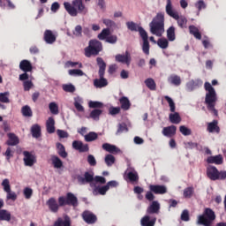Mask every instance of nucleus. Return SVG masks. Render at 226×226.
<instances>
[{
	"instance_id": "nucleus-1",
	"label": "nucleus",
	"mask_w": 226,
	"mask_h": 226,
	"mask_svg": "<svg viewBox=\"0 0 226 226\" xmlns=\"http://www.w3.org/2000/svg\"><path fill=\"white\" fill-rule=\"evenodd\" d=\"M204 89L206 91L205 104L207 105V110L212 112L214 116H218V110L215 108L216 106V102H218L216 90H215L213 85L207 81L204 84Z\"/></svg>"
},
{
	"instance_id": "nucleus-2",
	"label": "nucleus",
	"mask_w": 226,
	"mask_h": 226,
	"mask_svg": "<svg viewBox=\"0 0 226 226\" xmlns=\"http://www.w3.org/2000/svg\"><path fill=\"white\" fill-rule=\"evenodd\" d=\"M64 8L71 17H77L79 13L80 15H86L88 11L87 7H86L82 0H73L72 4L64 2Z\"/></svg>"
},
{
	"instance_id": "nucleus-3",
	"label": "nucleus",
	"mask_w": 226,
	"mask_h": 226,
	"mask_svg": "<svg viewBox=\"0 0 226 226\" xmlns=\"http://www.w3.org/2000/svg\"><path fill=\"white\" fill-rule=\"evenodd\" d=\"M149 27L150 33L158 37L162 36L165 33V13L158 12L149 23Z\"/></svg>"
},
{
	"instance_id": "nucleus-4",
	"label": "nucleus",
	"mask_w": 226,
	"mask_h": 226,
	"mask_svg": "<svg viewBox=\"0 0 226 226\" xmlns=\"http://www.w3.org/2000/svg\"><path fill=\"white\" fill-rule=\"evenodd\" d=\"M215 218L216 215H215V211H213L211 208H206L203 215L198 216L197 224L211 226Z\"/></svg>"
},
{
	"instance_id": "nucleus-5",
	"label": "nucleus",
	"mask_w": 226,
	"mask_h": 226,
	"mask_svg": "<svg viewBox=\"0 0 226 226\" xmlns=\"http://www.w3.org/2000/svg\"><path fill=\"white\" fill-rule=\"evenodd\" d=\"M103 49L102 43L98 40H91L88 47L85 49L86 57H91V56H98Z\"/></svg>"
},
{
	"instance_id": "nucleus-6",
	"label": "nucleus",
	"mask_w": 226,
	"mask_h": 226,
	"mask_svg": "<svg viewBox=\"0 0 226 226\" xmlns=\"http://www.w3.org/2000/svg\"><path fill=\"white\" fill-rule=\"evenodd\" d=\"M58 203L60 207L73 206V207H77V206H79V200H77L75 195L72 192H68L66 195V198L64 196L59 197Z\"/></svg>"
},
{
	"instance_id": "nucleus-7",
	"label": "nucleus",
	"mask_w": 226,
	"mask_h": 226,
	"mask_svg": "<svg viewBox=\"0 0 226 226\" xmlns=\"http://www.w3.org/2000/svg\"><path fill=\"white\" fill-rule=\"evenodd\" d=\"M2 186L4 188V192H6V200H17V193L11 191V186L10 185V180L8 178H4L2 181Z\"/></svg>"
},
{
	"instance_id": "nucleus-8",
	"label": "nucleus",
	"mask_w": 226,
	"mask_h": 226,
	"mask_svg": "<svg viewBox=\"0 0 226 226\" xmlns=\"http://www.w3.org/2000/svg\"><path fill=\"white\" fill-rule=\"evenodd\" d=\"M139 33L140 37L142 38L143 44H142V50L146 56H149V37L147 36V32L142 27L139 28Z\"/></svg>"
},
{
	"instance_id": "nucleus-9",
	"label": "nucleus",
	"mask_w": 226,
	"mask_h": 226,
	"mask_svg": "<svg viewBox=\"0 0 226 226\" xmlns=\"http://www.w3.org/2000/svg\"><path fill=\"white\" fill-rule=\"evenodd\" d=\"M78 181L80 185H86V183H90V186H94V173L93 171H87L84 177H78Z\"/></svg>"
},
{
	"instance_id": "nucleus-10",
	"label": "nucleus",
	"mask_w": 226,
	"mask_h": 226,
	"mask_svg": "<svg viewBox=\"0 0 226 226\" xmlns=\"http://www.w3.org/2000/svg\"><path fill=\"white\" fill-rule=\"evenodd\" d=\"M23 162L26 165V167H33L34 163H36V156L34 154H31L28 151H24L23 152Z\"/></svg>"
},
{
	"instance_id": "nucleus-11",
	"label": "nucleus",
	"mask_w": 226,
	"mask_h": 226,
	"mask_svg": "<svg viewBox=\"0 0 226 226\" xmlns=\"http://www.w3.org/2000/svg\"><path fill=\"white\" fill-rule=\"evenodd\" d=\"M115 61L130 66V64L132 63V56H130V53L126 51L125 54H118L115 56Z\"/></svg>"
},
{
	"instance_id": "nucleus-12",
	"label": "nucleus",
	"mask_w": 226,
	"mask_h": 226,
	"mask_svg": "<svg viewBox=\"0 0 226 226\" xmlns=\"http://www.w3.org/2000/svg\"><path fill=\"white\" fill-rule=\"evenodd\" d=\"M204 84L202 79H192L186 83V90L192 93V91H195V89H199Z\"/></svg>"
},
{
	"instance_id": "nucleus-13",
	"label": "nucleus",
	"mask_w": 226,
	"mask_h": 226,
	"mask_svg": "<svg viewBox=\"0 0 226 226\" xmlns=\"http://www.w3.org/2000/svg\"><path fill=\"white\" fill-rule=\"evenodd\" d=\"M165 11L169 17H171V19L177 18V15H179V12L174 9V6L172 5V1L167 0L166 1V7Z\"/></svg>"
},
{
	"instance_id": "nucleus-14",
	"label": "nucleus",
	"mask_w": 226,
	"mask_h": 226,
	"mask_svg": "<svg viewBox=\"0 0 226 226\" xmlns=\"http://www.w3.org/2000/svg\"><path fill=\"white\" fill-rule=\"evenodd\" d=\"M57 35L56 33L52 32V30H46L44 32V41L48 43V45H52V43H56V40Z\"/></svg>"
},
{
	"instance_id": "nucleus-15",
	"label": "nucleus",
	"mask_w": 226,
	"mask_h": 226,
	"mask_svg": "<svg viewBox=\"0 0 226 226\" xmlns=\"http://www.w3.org/2000/svg\"><path fill=\"white\" fill-rule=\"evenodd\" d=\"M72 147L76 149V151H79V153H87V151H89V146L82 143L80 140H74L72 142Z\"/></svg>"
},
{
	"instance_id": "nucleus-16",
	"label": "nucleus",
	"mask_w": 226,
	"mask_h": 226,
	"mask_svg": "<svg viewBox=\"0 0 226 226\" xmlns=\"http://www.w3.org/2000/svg\"><path fill=\"white\" fill-rule=\"evenodd\" d=\"M218 173L219 170L215 166H208L207 168V176L212 181H218Z\"/></svg>"
},
{
	"instance_id": "nucleus-17",
	"label": "nucleus",
	"mask_w": 226,
	"mask_h": 226,
	"mask_svg": "<svg viewBox=\"0 0 226 226\" xmlns=\"http://www.w3.org/2000/svg\"><path fill=\"white\" fill-rule=\"evenodd\" d=\"M161 205L157 200L152 201L147 209L148 215H158L160 213Z\"/></svg>"
},
{
	"instance_id": "nucleus-18",
	"label": "nucleus",
	"mask_w": 226,
	"mask_h": 226,
	"mask_svg": "<svg viewBox=\"0 0 226 226\" xmlns=\"http://www.w3.org/2000/svg\"><path fill=\"white\" fill-rule=\"evenodd\" d=\"M125 174H126L129 181H131V183H135V182L139 181V173H137L135 169H133L132 167H129L126 170Z\"/></svg>"
},
{
	"instance_id": "nucleus-19",
	"label": "nucleus",
	"mask_w": 226,
	"mask_h": 226,
	"mask_svg": "<svg viewBox=\"0 0 226 226\" xmlns=\"http://www.w3.org/2000/svg\"><path fill=\"white\" fill-rule=\"evenodd\" d=\"M150 192H153V193H155L156 195H163L167 193V186L165 185H149Z\"/></svg>"
},
{
	"instance_id": "nucleus-20",
	"label": "nucleus",
	"mask_w": 226,
	"mask_h": 226,
	"mask_svg": "<svg viewBox=\"0 0 226 226\" xmlns=\"http://www.w3.org/2000/svg\"><path fill=\"white\" fill-rule=\"evenodd\" d=\"M105 75L99 76V79H94V86L97 89H102V87H107L109 86V81L104 77Z\"/></svg>"
},
{
	"instance_id": "nucleus-21",
	"label": "nucleus",
	"mask_w": 226,
	"mask_h": 226,
	"mask_svg": "<svg viewBox=\"0 0 226 226\" xmlns=\"http://www.w3.org/2000/svg\"><path fill=\"white\" fill-rule=\"evenodd\" d=\"M47 206L49 207V211L51 213H57L59 211V203H57V200H56L54 198H50L47 202Z\"/></svg>"
},
{
	"instance_id": "nucleus-22",
	"label": "nucleus",
	"mask_w": 226,
	"mask_h": 226,
	"mask_svg": "<svg viewBox=\"0 0 226 226\" xmlns=\"http://www.w3.org/2000/svg\"><path fill=\"white\" fill-rule=\"evenodd\" d=\"M82 218L86 223H94L96 222V215L94 214L89 212V211H85L82 214Z\"/></svg>"
},
{
	"instance_id": "nucleus-23",
	"label": "nucleus",
	"mask_w": 226,
	"mask_h": 226,
	"mask_svg": "<svg viewBox=\"0 0 226 226\" xmlns=\"http://www.w3.org/2000/svg\"><path fill=\"white\" fill-rule=\"evenodd\" d=\"M207 163H215V165H222V163H223V156L222 154L209 156L207 159Z\"/></svg>"
},
{
	"instance_id": "nucleus-24",
	"label": "nucleus",
	"mask_w": 226,
	"mask_h": 226,
	"mask_svg": "<svg viewBox=\"0 0 226 226\" xmlns=\"http://www.w3.org/2000/svg\"><path fill=\"white\" fill-rule=\"evenodd\" d=\"M177 130V127H176V125H170L168 127H164L162 129V135H164V137H174V135H176V132Z\"/></svg>"
},
{
	"instance_id": "nucleus-25",
	"label": "nucleus",
	"mask_w": 226,
	"mask_h": 226,
	"mask_svg": "<svg viewBox=\"0 0 226 226\" xmlns=\"http://www.w3.org/2000/svg\"><path fill=\"white\" fill-rule=\"evenodd\" d=\"M46 130L48 133H55L56 132V120L54 117H49L46 121Z\"/></svg>"
},
{
	"instance_id": "nucleus-26",
	"label": "nucleus",
	"mask_w": 226,
	"mask_h": 226,
	"mask_svg": "<svg viewBox=\"0 0 226 226\" xmlns=\"http://www.w3.org/2000/svg\"><path fill=\"white\" fill-rule=\"evenodd\" d=\"M102 149L107 151L108 153H111L112 154L121 153V149H119L116 145H112L109 143H104L102 145Z\"/></svg>"
},
{
	"instance_id": "nucleus-27",
	"label": "nucleus",
	"mask_w": 226,
	"mask_h": 226,
	"mask_svg": "<svg viewBox=\"0 0 226 226\" xmlns=\"http://www.w3.org/2000/svg\"><path fill=\"white\" fill-rule=\"evenodd\" d=\"M19 69L24 72H33V64L29 60H22L19 63Z\"/></svg>"
},
{
	"instance_id": "nucleus-28",
	"label": "nucleus",
	"mask_w": 226,
	"mask_h": 226,
	"mask_svg": "<svg viewBox=\"0 0 226 226\" xmlns=\"http://www.w3.org/2000/svg\"><path fill=\"white\" fill-rule=\"evenodd\" d=\"M154 223H156V218L154 217L151 219V217H149V215H145L140 220L141 226H154Z\"/></svg>"
},
{
	"instance_id": "nucleus-29",
	"label": "nucleus",
	"mask_w": 226,
	"mask_h": 226,
	"mask_svg": "<svg viewBox=\"0 0 226 226\" xmlns=\"http://www.w3.org/2000/svg\"><path fill=\"white\" fill-rule=\"evenodd\" d=\"M7 137L9 139L6 142L7 146H17L19 142H20V139L17 135H15V133H8Z\"/></svg>"
},
{
	"instance_id": "nucleus-30",
	"label": "nucleus",
	"mask_w": 226,
	"mask_h": 226,
	"mask_svg": "<svg viewBox=\"0 0 226 226\" xmlns=\"http://www.w3.org/2000/svg\"><path fill=\"white\" fill-rule=\"evenodd\" d=\"M207 130L209 133H214V132H215L216 133H220V127H218V121L214 120L213 122L208 123Z\"/></svg>"
},
{
	"instance_id": "nucleus-31",
	"label": "nucleus",
	"mask_w": 226,
	"mask_h": 226,
	"mask_svg": "<svg viewBox=\"0 0 226 226\" xmlns=\"http://www.w3.org/2000/svg\"><path fill=\"white\" fill-rule=\"evenodd\" d=\"M82 103H84V99L80 96L74 97V107L78 110V112H84V106H82Z\"/></svg>"
},
{
	"instance_id": "nucleus-32",
	"label": "nucleus",
	"mask_w": 226,
	"mask_h": 226,
	"mask_svg": "<svg viewBox=\"0 0 226 226\" xmlns=\"http://www.w3.org/2000/svg\"><path fill=\"white\" fill-rule=\"evenodd\" d=\"M97 64L99 66V77L105 75V69L107 68V64L103 61V58L97 57Z\"/></svg>"
},
{
	"instance_id": "nucleus-33",
	"label": "nucleus",
	"mask_w": 226,
	"mask_h": 226,
	"mask_svg": "<svg viewBox=\"0 0 226 226\" xmlns=\"http://www.w3.org/2000/svg\"><path fill=\"white\" fill-rule=\"evenodd\" d=\"M109 192V187L107 185L95 186L93 190L94 195H105Z\"/></svg>"
},
{
	"instance_id": "nucleus-34",
	"label": "nucleus",
	"mask_w": 226,
	"mask_h": 226,
	"mask_svg": "<svg viewBox=\"0 0 226 226\" xmlns=\"http://www.w3.org/2000/svg\"><path fill=\"white\" fill-rule=\"evenodd\" d=\"M167 39L169 41H176V27L173 26H170L167 31Z\"/></svg>"
},
{
	"instance_id": "nucleus-35",
	"label": "nucleus",
	"mask_w": 226,
	"mask_h": 226,
	"mask_svg": "<svg viewBox=\"0 0 226 226\" xmlns=\"http://www.w3.org/2000/svg\"><path fill=\"white\" fill-rule=\"evenodd\" d=\"M189 33L196 38V40H202V34L199 32V28L193 25L189 26Z\"/></svg>"
},
{
	"instance_id": "nucleus-36",
	"label": "nucleus",
	"mask_w": 226,
	"mask_h": 226,
	"mask_svg": "<svg viewBox=\"0 0 226 226\" xmlns=\"http://www.w3.org/2000/svg\"><path fill=\"white\" fill-rule=\"evenodd\" d=\"M168 82L170 84H172L173 86H181V77H179L176 74H171L168 78Z\"/></svg>"
},
{
	"instance_id": "nucleus-37",
	"label": "nucleus",
	"mask_w": 226,
	"mask_h": 226,
	"mask_svg": "<svg viewBox=\"0 0 226 226\" xmlns=\"http://www.w3.org/2000/svg\"><path fill=\"white\" fill-rule=\"evenodd\" d=\"M169 117L170 123L173 124H179V123H181V116H179V113L177 112L170 113Z\"/></svg>"
},
{
	"instance_id": "nucleus-38",
	"label": "nucleus",
	"mask_w": 226,
	"mask_h": 226,
	"mask_svg": "<svg viewBox=\"0 0 226 226\" xmlns=\"http://www.w3.org/2000/svg\"><path fill=\"white\" fill-rule=\"evenodd\" d=\"M175 20H177L179 27H186V24L188 22V19H186V17L185 16H179V14L177 15L176 18H173Z\"/></svg>"
},
{
	"instance_id": "nucleus-39",
	"label": "nucleus",
	"mask_w": 226,
	"mask_h": 226,
	"mask_svg": "<svg viewBox=\"0 0 226 226\" xmlns=\"http://www.w3.org/2000/svg\"><path fill=\"white\" fill-rule=\"evenodd\" d=\"M0 220L2 222H10L11 220V214L8 210H0Z\"/></svg>"
},
{
	"instance_id": "nucleus-40",
	"label": "nucleus",
	"mask_w": 226,
	"mask_h": 226,
	"mask_svg": "<svg viewBox=\"0 0 226 226\" xmlns=\"http://www.w3.org/2000/svg\"><path fill=\"white\" fill-rule=\"evenodd\" d=\"M31 132L34 139H39L41 135V127L38 124H34L31 128Z\"/></svg>"
},
{
	"instance_id": "nucleus-41",
	"label": "nucleus",
	"mask_w": 226,
	"mask_h": 226,
	"mask_svg": "<svg viewBox=\"0 0 226 226\" xmlns=\"http://www.w3.org/2000/svg\"><path fill=\"white\" fill-rule=\"evenodd\" d=\"M71 221L68 215L64 216V219L59 218L56 222L55 226H70L71 225Z\"/></svg>"
},
{
	"instance_id": "nucleus-42",
	"label": "nucleus",
	"mask_w": 226,
	"mask_h": 226,
	"mask_svg": "<svg viewBox=\"0 0 226 226\" xmlns=\"http://www.w3.org/2000/svg\"><path fill=\"white\" fill-rule=\"evenodd\" d=\"M51 163L55 169H61L63 167V162L56 155L51 156Z\"/></svg>"
},
{
	"instance_id": "nucleus-43",
	"label": "nucleus",
	"mask_w": 226,
	"mask_h": 226,
	"mask_svg": "<svg viewBox=\"0 0 226 226\" xmlns=\"http://www.w3.org/2000/svg\"><path fill=\"white\" fill-rule=\"evenodd\" d=\"M9 8V10H15V4L10 0H0V8Z\"/></svg>"
},
{
	"instance_id": "nucleus-44",
	"label": "nucleus",
	"mask_w": 226,
	"mask_h": 226,
	"mask_svg": "<svg viewBox=\"0 0 226 226\" xmlns=\"http://www.w3.org/2000/svg\"><path fill=\"white\" fill-rule=\"evenodd\" d=\"M103 113V110L94 109V110L91 111L90 113V117L94 119V121H100V116Z\"/></svg>"
},
{
	"instance_id": "nucleus-45",
	"label": "nucleus",
	"mask_w": 226,
	"mask_h": 226,
	"mask_svg": "<svg viewBox=\"0 0 226 226\" xmlns=\"http://www.w3.org/2000/svg\"><path fill=\"white\" fill-rule=\"evenodd\" d=\"M68 73L71 75V77H84V75H86V73H84V72L80 69L69 70Z\"/></svg>"
},
{
	"instance_id": "nucleus-46",
	"label": "nucleus",
	"mask_w": 226,
	"mask_h": 226,
	"mask_svg": "<svg viewBox=\"0 0 226 226\" xmlns=\"http://www.w3.org/2000/svg\"><path fill=\"white\" fill-rule=\"evenodd\" d=\"M157 45L162 49H169V41L165 37L160 38L157 41Z\"/></svg>"
},
{
	"instance_id": "nucleus-47",
	"label": "nucleus",
	"mask_w": 226,
	"mask_h": 226,
	"mask_svg": "<svg viewBox=\"0 0 226 226\" xmlns=\"http://www.w3.org/2000/svg\"><path fill=\"white\" fill-rule=\"evenodd\" d=\"M120 103H121V108L124 109V110H129L130 109V106H131V103H130V100L127 99V97H122L120 100H119Z\"/></svg>"
},
{
	"instance_id": "nucleus-48",
	"label": "nucleus",
	"mask_w": 226,
	"mask_h": 226,
	"mask_svg": "<svg viewBox=\"0 0 226 226\" xmlns=\"http://www.w3.org/2000/svg\"><path fill=\"white\" fill-rule=\"evenodd\" d=\"M145 84L150 91H155L156 90V83L154 82V79L148 78L145 80Z\"/></svg>"
},
{
	"instance_id": "nucleus-49",
	"label": "nucleus",
	"mask_w": 226,
	"mask_h": 226,
	"mask_svg": "<svg viewBox=\"0 0 226 226\" xmlns=\"http://www.w3.org/2000/svg\"><path fill=\"white\" fill-rule=\"evenodd\" d=\"M86 142H94V140H96L98 139V133L94 132H91L88 134L84 136Z\"/></svg>"
},
{
	"instance_id": "nucleus-50",
	"label": "nucleus",
	"mask_w": 226,
	"mask_h": 226,
	"mask_svg": "<svg viewBox=\"0 0 226 226\" xmlns=\"http://www.w3.org/2000/svg\"><path fill=\"white\" fill-rule=\"evenodd\" d=\"M164 99L168 102L170 112H176V102L169 95H165Z\"/></svg>"
},
{
	"instance_id": "nucleus-51",
	"label": "nucleus",
	"mask_w": 226,
	"mask_h": 226,
	"mask_svg": "<svg viewBox=\"0 0 226 226\" xmlns=\"http://www.w3.org/2000/svg\"><path fill=\"white\" fill-rule=\"evenodd\" d=\"M110 34V29L109 28H104L102 31L98 34L97 38L100 40H106L109 38V35Z\"/></svg>"
},
{
	"instance_id": "nucleus-52",
	"label": "nucleus",
	"mask_w": 226,
	"mask_h": 226,
	"mask_svg": "<svg viewBox=\"0 0 226 226\" xmlns=\"http://www.w3.org/2000/svg\"><path fill=\"white\" fill-rule=\"evenodd\" d=\"M56 148L58 149V154L62 156V158H66L68 156V154L66 153V150L64 149V146L61 143H56Z\"/></svg>"
},
{
	"instance_id": "nucleus-53",
	"label": "nucleus",
	"mask_w": 226,
	"mask_h": 226,
	"mask_svg": "<svg viewBox=\"0 0 226 226\" xmlns=\"http://www.w3.org/2000/svg\"><path fill=\"white\" fill-rule=\"evenodd\" d=\"M104 160L108 167H112V165H114L116 162V157H114L112 154H107Z\"/></svg>"
},
{
	"instance_id": "nucleus-54",
	"label": "nucleus",
	"mask_w": 226,
	"mask_h": 226,
	"mask_svg": "<svg viewBox=\"0 0 226 226\" xmlns=\"http://www.w3.org/2000/svg\"><path fill=\"white\" fill-rule=\"evenodd\" d=\"M49 109L51 114H54L55 116H57V114H59V106H57V103L50 102L49 105Z\"/></svg>"
},
{
	"instance_id": "nucleus-55",
	"label": "nucleus",
	"mask_w": 226,
	"mask_h": 226,
	"mask_svg": "<svg viewBox=\"0 0 226 226\" xmlns=\"http://www.w3.org/2000/svg\"><path fill=\"white\" fill-rule=\"evenodd\" d=\"M179 132L185 137H188V136L192 135V129L186 127V125H181L179 127Z\"/></svg>"
},
{
	"instance_id": "nucleus-56",
	"label": "nucleus",
	"mask_w": 226,
	"mask_h": 226,
	"mask_svg": "<svg viewBox=\"0 0 226 226\" xmlns=\"http://www.w3.org/2000/svg\"><path fill=\"white\" fill-rule=\"evenodd\" d=\"M62 88L64 91H65V93H75V86H73L72 83L64 84Z\"/></svg>"
},
{
	"instance_id": "nucleus-57",
	"label": "nucleus",
	"mask_w": 226,
	"mask_h": 226,
	"mask_svg": "<svg viewBox=\"0 0 226 226\" xmlns=\"http://www.w3.org/2000/svg\"><path fill=\"white\" fill-rule=\"evenodd\" d=\"M0 102L1 103H10V92L1 93Z\"/></svg>"
},
{
	"instance_id": "nucleus-58",
	"label": "nucleus",
	"mask_w": 226,
	"mask_h": 226,
	"mask_svg": "<svg viewBox=\"0 0 226 226\" xmlns=\"http://www.w3.org/2000/svg\"><path fill=\"white\" fill-rule=\"evenodd\" d=\"M21 112L25 117H31V116H33V111L29 106H24L21 109Z\"/></svg>"
},
{
	"instance_id": "nucleus-59",
	"label": "nucleus",
	"mask_w": 226,
	"mask_h": 226,
	"mask_svg": "<svg viewBox=\"0 0 226 226\" xmlns=\"http://www.w3.org/2000/svg\"><path fill=\"white\" fill-rule=\"evenodd\" d=\"M23 194H24L25 199L29 200V199H31V197H33V189H31L30 187H26L23 190Z\"/></svg>"
},
{
	"instance_id": "nucleus-60",
	"label": "nucleus",
	"mask_w": 226,
	"mask_h": 226,
	"mask_svg": "<svg viewBox=\"0 0 226 226\" xmlns=\"http://www.w3.org/2000/svg\"><path fill=\"white\" fill-rule=\"evenodd\" d=\"M126 26L130 31H139V28L142 27V26H137V24L133 21L127 22Z\"/></svg>"
},
{
	"instance_id": "nucleus-61",
	"label": "nucleus",
	"mask_w": 226,
	"mask_h": 226,
	"mask_svg": "<svg viewBox=\"0 0 226 226\" xmlns=\"http://www.w3.org/2000/svg\"><path fill=\"white\" fill-rule=\"evenodd\" d=\"M102 23L105 25L106 27H116V22L109 19H102Z\"/></svg>"
},
{
	"instance_id": "nucleus-62",
	"label": "nucleus",
	"mask_w": 226,
	"mask_h": 226,
	"mask_svg": "<svg viewBox=\"0 0 226 226\" xmlns=\"http://www.w3.org/2000/svg\"><path fill=\"white\" fill-rule=\"evenodd\" d=\"M193 195V187H187L184 190V197L190 199Z\"/></svg>"
},
{
	"instance_id": "nucleus-63",
	"label": "nucleus",
	"mask_w": 226,
	"mask_h": 226,
	"mask_svg": "<svg viewBox=\"0 0 226 226\" xmlns=\"http://www.w3.org/2000/svg\"><path fill=\"white\" fill-rule=\"evenodd\" d=\"M124 132H128V128L126 127V124H119L118 129L117 131V135H121V133H124Z\"/></svg>"
},
{
	"instance_id": "nucleus-64",
	"label": "nucleus",
	"mask_w": 226,
	"mask_h": 226,
	"mask_svg": "<svg viewBox=\"0 0 226 226\" xmlns=\"http://www.w3.org/2000/svg\"><path fill=\"white\" fill-rule=\"evenodd\" d=\"M4 156H5L7 162H10V159L13 158V150H11V147L6 149Z\"/></svg>"
}]
</instances>
